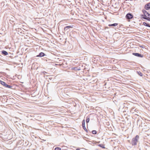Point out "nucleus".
<instances>
[{
	"instance_id": "nucleus-1",
	"label": "nucleus",
	"mask_w": 150,
	"mask_h": 150,
	"mask_svg": "<svg viewBox=\"0 0 150 150\" xmlns=\"http://www.w3.org/2000/svg\"><path fill=\"white\" fill-rule=\"evenodd\" d=\"M139 138V136L137 135L135 137L132 139V144L133 145H135L137 144V142Z\"/></svg>"
},
{
	"instance_id": "nucleus-2",
	"label": "nucleus",
	"mask_w": 150,
	"mask_h": 150,
	"mask_svg": "<svg viewBox=\"0 0 150 150\" xmlns=\"http://www.w3.org/2000/svg\"><path fill=\"white\" fill-rule=\"evenodd\" d=\"M142 11L144 14V15H141L142 18L144 19V17H146V18L148 17H150V14L147 11H146L145 10L143 9L142 10Z\"/></svg>"
},
{
	"instance_id": "nucleus-3",
	"label": "nucleus",
	"mask_w": 150,
	"mask_h": 150,
	"mask_svg": "<svg viewBox=\"0 0 150 150\" xmlns=\"http://www.w3.org/2000/svg\"><path fill=\"white\" fill-rule=\"evenodd\" d=\"M133 15L130 13H128L126 16V18L128 19H130L133 18Z\"/></svg>"
},
{
	"instance_id": "nucleus-4",
	"label": "nucleus",
	"mask_w": 150,
	"mask_h": 150,
	"mask_svg": "<svg viewBox=\"0 0 150 150\" xmlns=\"http://www.w3.org/2000/svg\"><path fill=\"white\" fill-rule=\"evenodd\" d=\"M96 142H95V141H94V147L96 146H99L101 148H102L103 149H105V147L104 145L103 144H99L98 145H97V144H96Z\"/></svg>"
},
{
	"instance_id": "nucleus-5",
	"label": "nucleus",
	"mask_w": 150,
	"mask_h": 150,
	"mask_svg": "<svg viewBox=\"0 0 150 150\" xmlns=\"http://www.w3.org/2000/svg\"><path fill=\"white\" fill-rule=\"evenodd\" d=\"M144 8L146 10H148L150 9V3H148L145 5Z\"/></svg>"
},
{
	"instance_id": "nucleus-6",
	"label": "nucleus",
	"mask_w": 150,
	"mask_h": 150,
	"mask_svg": "<svg viewBox=\"0 0 150 150\" xmlns=\"http://www.w3.org/2000/svg\"><path fill=\"white\" fill-rule=\"evenodd\" d=\"M132 54L135 56L139 57H143V55L137 53H134Z\"/></svg>"
},
{
	"instance_id": "nucleus-7",
	"label": "nucleus",
	"mask_w": 150,
	"mask_h": 150,
	"mask_svg": "<svg viewBox=\"0 0 150 150\" xmlns=\"http://www.w3.org/2000/svg\"><path fill=\"white\" fill-rule=\"evenodd\" d=\"M98 108L96 107L95 109H94V114H95L96 115H97L98 113H99L100 110H98L97 108Z\"/></svg>"
},
{
	"instance_id": "nucleus-8",
	"label": "nucleus",
	"mask_w": 150,
	"mask_h": 150,
	"mask_svg": "<svg viewBox=\"0 0 150 150\" xmlns=\"http://www.w3.org/2000/svg\"><path fill=\"white\" fill-rule=\"evenodd\" d=\"M3 86H5L6 87L12 88V89H14L15 88V87H14L12 86H10V85H3Z\"/></svg>"
},
{
	"instance_id": "nucleus-9",
	"label": "nucleus",
	"mask_w": 150,
	"mask_h": 150,
	"mask_svg": "<svg viewBox=\"0 0 150 150\" xmlns=\"http://www.w3.org/2000/svg\"><path fill=\"white\" fill-rule=\"evenodd\" d=\"M45 55V54L44 53L41 52L39 54V55H37V57H42L44 56Z\"/></svg>"
},
{
	"instance_id": "nucleus-10",
	"label": "nucleus",
	"mask_w": 150,
	"mask_h": 150,
	"mask_svg": "<svg viewBox=\"0 0 150 150\" xmlns=\"http://www.w3.org/2000/svg\"><path fill=\"white\" fill-rule=\"evenodd\" d=\"M118 25V23H114L112 24H110L108 25L109 26H116Z\"/></svg>"
},
{
	"instance_id": "nucleus-11",
	"label": "nucleus",
	"mask_w": 150,
	"mask_h": 150,
	"mask_svg": "<svg viewBox=\"0 0 150 150\" xmlns=\"http://www.w3.org/2000/svg\"><path fill=\"white\" fill-rule=\"evenodd\" d=\"M143 24L145 26L150 27V25L146 22H143Z\"/></svg>"
},
{
	"instance_id": "nucleus-12",
	"label": "nucleus",
	"mask_w": 150,
	"mask_h": 150,
	"mask_svg": "<svg viewBox=\"0 0 150 150\" xmlns=\"http://www.w3.org/2000/svg\"><path fill=\"white\" fill-rule=\"evenodd\" d=\"M91 117V115H89V117H87L86 119V122L87 123L89 122V121L90 118Z\"/></svg>"
},
{
	"instance_id": "nucleus-13",
	"label": "nucleus",
	"mask_w": 150,
	"mask_h": 150,
	"mask_svg": "<svg viewBox=\"0 0 150 150\" xmlns=\"http://www.w3.org/2000/svg\"><path fill=\"white\" fill-rule=\"evenodd\" d=\"M2 53L5 55H7L8 54V52L5 51H4V50L3 51H2Z\"/></svg>"
},
{
	"instance_id": "nucleus-14",
	"label": "nucleus",
	"mask_w": 150,
	"mask_h": 150,
	"mask_svg": "<svg viewBox=\"0 0 150 150\" xmlns=\"http://www.w3.org/2000/svg\"><path fill=\"white\" fill-rule=\"evenodd\" d=\"M72 28V27H71V26H67L65 28H64V30H67V29H69V28Z\"/></svg>"
},
{
	"instance_id": "nucleus-15",
	"label": "nucleus",
	"mask_w": 150,
	"mask_h": 150,
	"mask_svg": "<svg viewBox=\"0 0 150 150\" xmlns=\"http://www.w3.org/2000/svg\"><path fill=\"white\" fill-rule=\"evenodd\" d=\"M137 73L138 74L142 76H143V74L140 71H137Z\"/></svg>"
},
{
	"instance_id": "nucleus-16",
	"label": "nucleus",
	"mask_w": 150,
	"mask_h": 150,
	"mask_svg": "<svg viewBox=\"0 0 150 150\" xmlns=\"http://www.w3.org/2000/svg\"><path fill=\"white\" fill-rule=\"evenodd\" d=\"M144 19L148 21H150V18L149 17H148L146 18L144 17Z\"/></svg>"
},
{
	"instance_id": "nucleus-17",
	"label": "nucleus",
	"mask_w": 150,
	"mask_h": 150,
	"mask_svg": "<svg viewBox=\"0 0 150 150\" xmlns=\"http://www.w3.org/2000/svg\"><path fill=\"white\" fill-rule=\"evenodd\" d=\"M85 120H83L82 121V126L83 125H85Z\"/></svg>"
},
{
	"instance_id": "nucleus-18",
	"label": "nucleus",
	"mask_w": 150,
	"mask_h": 150,
	"mask_svg": "<svg viewBox=\"0 0 150 150\" xmlns=\"http://www.w3.org/2000/svg\"><path fill=\"white\" fill-rule=\"evenodd\" d=\"M82 127H83V128L84 129V130L85 131H87V129H86V128L85 127V125H83V126Z\"/></svg>"
},
{
	"instance_id": "nucleus-19",
	"label": "nucleus",
	"mask_w": 150,
	"mask_h": 150,
	"mask_svg": "<svg viewBox=\"0 0 150 150\" xmlns=\"http://www.w3.org/2000/svg\"><path fill=\"white\" fill-rule=\"evenodd\" d=\"M61 149L59 147H56L55 148V150H61Z\"/></svg>"
},
{
	"instance_id": "nucleus-20",
	"label": "nucleus",
	"mask_w": 150,
	"mask_h": 150,
	"mask_svg": "<svg viewBox=\"0 0 150 150\" xmlns=\"http://www.w3.org/2000/svg\"><path fill=\"white\" fill-rule=\"evenodd\" d=\"M0 83L1 84H4L5 83L3 81H0Z\"/></svg>"
},
{
	"instance_id": "nucleus-21",
	"label": "nucleus",
	"mask_w": 150,
	"mask_h": 150,
	"mask_svg": "<svg viewBox=\"0 0 150 150\" xmlns=\"http://www.w3.org/2000/svg\"><path fill=\"white\" fill-rule=\"evenodd\" d=\"M97 132L96 130H94V134H96Z\"/></svg>"
},
{
	"instance_id": "nucleus-22",
	"label": "nucleus",
	"mask_w": 150,
	"mask_h": 150,
	"mask_svg": "<svg viewBox=\"0 0 150 150\" xmlns=\"http://www.w3.org/2000/svg\"><path fill=\"white\" fill-rule=\"evenodd\" d=\"M94 94H96L97 93V92H94Z\"/></svg>"
},
{
	"instance_id": "nucleus-23",
	"label": "nucleus",
	"mask_w": 150,
	"mask_h": 150,
	"mask_svg": "<svg viewBox=\"0 0 150 150\" xmlns=\"http://www.w3.org/2000/svg\"><path fill=\"white\" fill-rule=\"evenodd\" d=\"M92 133L93 134H94V130H93L92 131Z\"/></svg>"
},
{
	"instance_id": "nucleus-24",
	"label": "nucleus",
	"mask_w": 150,
	"mask_h": 150,
	"mask_svg": "<svg viewBox=\"0 0 150 150\" xmlns=\"http://www.w3.org/2000/svg\"><path fill=\"white\" fill-rule=\"evenodd\" d=\"M76 150H80L79 149H76Z\"/></svg>"
},
{
	"instance_id": "nucleus-25",
	"label": "nucleus",
	"mask_w": 150,
	"mask_h": 150,
	"mask_svg": "<svg viewBox=\"0 0 150 150\" xmlns=\"http://www.w3.org/2000/svg\"><path fill=\"white\" fill-rule=\"evenodd\" d=\"M139 121V120H137V123Z\"/></svg>"
},
{
	"instance_id": "nucleus-26",
	"label": "nucleus",
	"mask_w": 150,
	"mask_h": 150,
	"mask_svg": "<svg viewBox=\"0 0 150 150\" xmlns=\"http://www.w3.org/2000/svg\"><path fill=\"white\" fill-rule=\"evenodd\" d=\"M94 81H95V80H94Z\"/></svg>"
},
{
	"instance_id": "nucleus-27",
	"label": "nucleus",
	"mask_w": 150,
	"mask_h": 150,
	"mask_svg": "<svg viewBox=\"0 0 150 150\" xmlns=\"http://www.w3.org/2000/svg\"><path fill=\"white\" fill-rule=\"evenodd\" d=\"M106 85H103V86H106Z\"/></svg>"
}]
</instances>
